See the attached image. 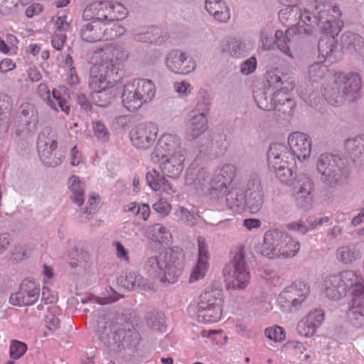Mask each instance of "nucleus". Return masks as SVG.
I'll list each match as a JSON object with an SVG mask.
<instances>
[{"mask_svg":"<svg viewBox=\"0 0 364 364\" xmlns=\"http://www.w3.org/2000/svg\"><path fill=\"white\" fill-rule=\"evenodd\" d=\"M341 16L338 6L329 0H312L306 4L303 12L294 5L281 9L278 14L284 26L296 28L298 35L304 36L312 35L316 26H319L323 33L338 34Z\"/></svg>","mask_w":364,"mask_h":364,"instance_id":"obj_1","label":"nucleus"},{"mask_svg":"<svg viewBox=\"0 0 364 364\" xmlns=\"http://www.w3.org/2000/svg\"><path fill=\"white\" fill-rule=\"evenodd\" d=\"M129 57L128 50L119 43L107 44L92 53L90 60L93 65L90 71L89 86L93 90L92 98L97 105L106 107L111 103L113 90L107 88V79L117 73L119 65Z\"/></svg>","mask_w":364,"mask_h":364,"instance_id":"obj_2","label":"nucleus"},{"mask_svg":"<svg viewBox=\"0 0 364 364\" xmlns=\"http://www.w3.org/2000/svg\"><path fill=\"white\" fill-rule=\"evenodd\" d=\"M236 173V167L226 164L215 169L210 177L208 166L199 158H196L188 168L185 181L188 186L208 193L212 198L219 200L228 190Z\"/></svg>","mask_w":364,"mask_h":364,"instance_id":"obj_3","label":"nucleus"},{"mask_svg":"<svg viewBox=\"0 0 364 364\" xmlns=\"http://www.w3.org/2000/svg\"><path fill=\"white\" fill-rule=\"evenodd\" d=\"M95 331L101 342L114 352L135 350L141 340L140 334L133 326L123 327L109 316L98 318Z\"/></svg>","mask_w":364,"mask_h":364,"instance_id":"obj_4","label":"nucleus"},{"mask_svg":"<svg viewBox=\"0 0 364 364\" xmlns=\"http://www.w3.org/2000/svg\"><path fill=\"white\" fill-rule=\"evenodd\" d=\"M361 84V78L358 73H337L334 76L332 86L324 88L323 95L332 105L354 102L359 97Z\"/></svg>","mask_w":364,"mask_h":364,"instance_id":"obj_5","label":"nucleus"},{"mask_svg":"<svg viewBox=\"0 0 364 364\" xmlns=\"http://www.w3.org/2000/svg\"><path fill=\"white\" fill-rule=\"evenodd\" d=\"M300 250V243L289 234L277 229L269 230L264 235L259 251L268 258L294 257Z\"/></svg>","mask_w":364,"mask_h":364,"instance_id":"obj_6","label":"nucleus"},{"mask_svg":"<svg viewBox=\"0 0 364 364\" xmlns=\"http://www.w3.org/2000/svg\"><path fill=\"white\" fill-rule=\"evenodd\" d=\"M144 268L150 277L172 283L180 270L178 254L171 249L165 250L159 255L147 258Z\"/></svg>","mask_w":364,"mask_h":364,"instance_id":"obj_7","label":"nucleus"},{"mask_svg":"<svg viewBox=\"0 0 364 364\" xmlns=\"http://www.w3.org/2000/svg\"><path fill=\"white\" fill-rule=\"evenodd\" d=\"M316 168L321 181L331 188H336L346 183L349 171L344 161L338 155L321 154L316 161Z\"/></svg>","mask_w":364,"mask_h":364,"instance_id":"obj_8","label":"nucleus"},{"mask_svg":"<svg viewBox=\"0 0 364 364\" xmlns=\"http://www.w3.org/2000/svg\"><path fill=\"white\" fill-rule=\"evenodd\" d=\"M155 95L156 87L151 80H134L124 87L122 95V103L128 110L135 112L143 104L151 102Z\"/></svg>","mask_w":364,"mask_h":364,"instance_id":"obj_9","label":"nucleus"},{"mask_svg":"<svg viewBox=\"0 0 364 364\" xmlns=\"http://www.w3.org/2000/svg\"><path fill=\"white\" fill-rule=\"evenodd\" d=\"M269 168L272 169L282 183L290 184L293 179L294 155L284 144L272 143L267 152Z\"/></svg>","mask_w":364,"mask_h":364,"instance_id":"obj_10","label":"nucleus"},{"mask_svg":"<svg viewBox=\"0 0 364 364\" xmlns=\"http://www.w3.org/2000/svg\"><path fill=\"white\" fill-rule=\"evenodd\" d=\"M223 291L215 286L207 287L201 293L197 305V318L202 323H215L221 318Z\"/></svg>","mask_w":364,"mask_h":364,"instance_id":"obj_11","label":"nucleus"},{"mask_svg":"<svg viewBox=\"0 0 364 364\" xmlns=\"http://www.w3.org/2000/svg\"><path fill=\"white\" fill-rule=\"evenodd\" d=\"M127 14L126 7L122 4L109 1H96L87 5L82 14L85 21L97 20L107 21L122 20Z\"/></svg>","mask_w":364,"mask_h":364,"instance_id":"obj_12","label":"nucleus"},{"mask_svg":"<svg viewBox=\"0 0 364 364\" xmlns=\"http://www.w3.org/2000/svg\"><path fill=\"white\" fill-rule=\"evenodd\" d=\"M57 147L56 133L50 127H46L38 141L39 157L45 166L55 167L62 163L63 155L56 151Z\"/></svg>","mask_w":364,"mask_h":364,"instance_id":"obj_13","label":"nucleus"},{"mask_svg":"<svg viewBox=\"0 0 364 364\" xmlns=\"http://www.w3.org/2000/svg\"><path fill=\"white\" fill-rule=\"evenodd\" d=\"M228 283L234 289H243L249 284L250 275L247 271L244 253L240 250L232 261L224 269Z\"/></svg>","mask_w":364,"mask_h":364,"instance_id":"obj_14","label":"nucleus"},{"mask_svg":"<svg viewBox=\"0 0 364 364\" xmlns=\"http://www.w3.org/2000/svg\"><path fill=\"white\" fill-rule=\"evenodd\" d=\"M266 78L268 85L273 87L272 100L275 107L292 100L289 92L294 88V78L287 74L279 75L274 71L267 72Z\"/></svg>","mask_w":364,"mask_h":364,"instance_id":"obj_15","label":"nucleus"},{"mask_svg":"<svg viewBox=\"0 0 364 364\" xmlns=\"http://www.w3.org/2000/svg\"><path fill=\"white\" fill-rule=\"evenodd\" d=\"M180 154H188L181 139L177 134L165 133L159 139L151 156V160L155 161L158 157Z\"/></svg>","mask_w":364,"mask_h":364,"instance_id":"obj_16","label":"nucleus"},{"mask_svg":"<svg viewBox=\"0 0 364 364\" xmlns=\"http://www.w3.org/2000/svg\"><path fill=\"white\" fill-rule=\"evenodd\" d=\"M159 128L156 124L149 122L140 123L130 132V140L134 147L147 149L155 142Z\"/></svg>","mask_w":364,"mask_h":364,"instance_id":"obj_17","label":"nucleus"},{"mask_svg":"<svg viewBox=\"0 0 364 364\" xmlns=\"http://www.w3.org/2000/svg\"><path fill=\"white\" fill-rule=\"evenodd\" d=\"M314 183L311 178L306 174L297 176L296 181L292 184V191L296 205L304 210H308L312 204Z\"/></svg>","mask_w":364,"mask_h":364,"instance_id":"obj_18","label":"nucleus"},{"mask_svg":"<svg viewBox=\"0 0 364 364\" xmlns=\"http://www.w3.org/2000/svg\"><path fill=\"white\" fill-rule=\"evenodd\" d=\"M40 286L30 279H24L16 293L11 294L9 302L15 306H29L37 301Z\"/></svg>","mask_w":364,"mask_h":364,"instance_id":"obj_19","label":"nucleus"},{"mask_svg":"<svg viewBox=\"0 0 364 364\" xmlns=\"http://www.w3.org/2000/svg\"><path fill=\"white\" fill-rule=\"evenodd\" d=\"M245 207L252 213H257L262 207L264 193L257 175H251L245 189Z\"/></svg>","mask_w":364,"mask_h":364,"instance_id":"obj_20","label":"nucleus"},{"mask_svg":"<svg viewBox=\"0 0 364 364\" xmlns=\"http://www.w3.org/2000/svg\"><path fill=\"white\" fill-rule=\"evenodd\" d=\"M166 65L168 69L174 73L187 75L196 69V63L186 53L176 49L167 54Z\"/></svg>","mask_w":364,"mask_h":364,"instance_id":"obj_21","label":"nucleus"},{"mask_svg":"<svg viewBox=\"0 0 364 364\" xmlns=\"http://www.w3.org/2000/svg\"><path fill=\"white\" fill-rule=\"evenodd\" d=\"M62 91L65 92L66 90L64 87H59V89H54L50 93L48 85L45 83H41L38 87L37 92L40 97L46 102V104L51 109L56 112L60 109L68 114L70 105L65 96L62 95Z\"/></svg>","mask_w":364,"mask_h":364,"instance_id":"obj_22","label":"nucleus"},{"mask_svg":"<svg viewBox=\"0 0 364 364\" xmlns=\"http://www.w3.org/2000/svg\"><path fill=\"white\" fill-rule=\"evenodd\" d=\"M290 151L294 155V160H306L310 156L311 150V139L303 132H296L290 134L288 137Z\"/></svg>","mask_w":364,"mask_h":364,"instance_id":"obj_23","label":"nucleus"},{"mask_svg":"<svg viewBox=\"0 0 364 364\" xmlns=\"http://www.w3.org/2000/svg\"><path fill=\"white\" fill-rule=\"evenodd\" d=\"M198 254L196 264L193 266L189 280L194 282L202 279L209 268L210 254L208 251V245L206 240L199 237L198 238Z\"/></svg>","mask_w":364,"mask_h":364,"instance_id":"obj_24","label":"nucleus"},{"mask_svg":"<svg viewBox=\"0 0 364 364\" xmlns=\"http://www.w3.org/2000/svg\"><path fill=\"white\" fill-rule=\"evenodd\" d=\"M344 295L351 291L353 298L364 295V279L362 274L355 270H343L338 274Z\"/></svg>","mask_w":364,"mask_h":364,"instance_id":"obj_25","label":"nucleus"},{"mask_svg":"<svg viewBox=\"0 0 364 364\" xmlns=\"http://www.w3.org/2000/svg\"><path fill=\"white\" fill-rule=\"evenodd\" d=\"M188 154H180L158 157L154 162L159 163L161 172L167 176L173 178H178L184 168V162Z\"/></svg>","mask_w":364,"mask_h":364,"instance_id":"obj_26","label":"nucleus"},{"mask_svg":"<svg viewBox=\"0 0 364 364\" xmlns=\"http://www.w3.org/2000/svg\"><path fill=\"white\" fill-rule=\"evenodd\" d=\"M89 21L81 27L80 36L82 39L89 43L105 41L104 27L106 26V24L103 21L97 20H90Z\"/></svg>","mask_w":364,"mask_h":364,"instance_id":"obj_27","label":"nucleus"},{"mask_svg":"<svg viewBox=\"0 0 364 364\" xmlns=\"http://www.w3.org/2000/svg\"><path fill=\"white\" fill-rule=\"evenodd\" d=\"M345 147L354 165L364 170V136L347 139Z\"/></svg>","mask_w":364,"mask_h":364,"instance_id":"obj_28","label":"nucleus"},{"mask_svg":"<svg viewBox=\"0 0 364 364\" xmlns=\"http://www.w3.org/2000/svg\"><path fill=\"white\" fill-rule=\"evenodd\" d=\"M208 128V117L203 114L190 113L187 124L186 138L193 141L200 136Z\"/></svg>","mask_w":364,"mask_h":364,"instance_id":"obj_29","label":"nucleus"},{"mask_svg":"<svg viewBox=\"0 0 364 364\" xmlns=\"http://www.w3.org/2000/svg\"><path fill=\"white\" fill-rule=\"evenodd\" d=\"M277 302L284 311L293 312L301 307L302 299H300V295L296 293V289L289 287L279 294Z\"/></svg>","mask_w":364,"mask_h":364,"instance_id":"obj_30","label":"nucleus"},{"mask_svg":"<svg viewBox=\"0 0 364 364\" xmlns=\"http://www.w3.org/2000/svg\"><path fill=\"white\" fill-rule=\"evenodd\" d=\"M205 8L218 22L226 23L230 18V9L223 0H205Z\"/></svg>","mask_w":364,"mask_h":364,"instance_id":"obj_31","label":"nucleus"},{"mask_svg":"<svg viewBox=\"0 0 364 364\" xmlns=\"http://www.w3.org/2000/svg\"><path fill=\"white\" fill-rule=\"evenodd\" d=\"M341 44L343 49L350 53H355L362 57L364 63V41L358 34L347 32L341 36Z\"/></svg>","mask_w":364,"mask_h":364,"instance_id":"obj_32","label":"nucleus"},{"mask_svg":"<svg viewBox=\"0 0 364 364\" xmlns=\"http://www.w3.org/2000/svg\"><path fill=\"white\" fill-rule=\"evenodd\" d=\"M146 180L148 185L154 191H161L168 195H171L175 192L171 183L164 176L161 175L156 170L153 169L151 171L147 172Z\"/></svg>","mask_w":364,"mask_h":364,"instance_id":"obj_33","label":"nucleus"},{"mask_svg":"<svg viewBox=\"0 0 364 364\" xmlns=\"http://www.w3.org/2000/svg\"><path fill=\"white\" fill-rule=\"evenodd\" d=\"M253 49V45L250 42H246L237 38L230 40L223 46V50L227 52L234 58H240L247 56Z\"/></svg>","mask_w":364,"mask_h":364,"instance_id":"obj_34","label":"nucleus"},{"mask_svg":"<svg viewBox=\"0 0 364 364\" xmlns=\"http://www.w3.org/2000/svg\"><path fill=\"white\" fill-rule=\"evenodd\" d=\"M348 317L356 328L364 326V295L353 298Z\"/></svg>","mask_w":364,"mask_h":364,"instance_id":"obj_35","label":"nucleus"},{"mask_svg":"<svg viewBox=\"0 0 364 364\" xmlns=\"http://www.w3.org/2000/svg\"><path fill=\"white\" fill-rule=\"evenodd\" d=\"M118 283L128 290L140 289L142 290L151 289V286L141 274L131 272L127 273L125 277L118 279Z\"/></svg>","mask_w":364,"mask_h":364,"instance_id":"obj_36","label":"nucleus"},{"mask_svg":"<svg viewBox=\"0 0 364 364\" xmlns=\"http://www.w3.org/2000/svg\"><path fill=\"white\" fill-rule=\"evenodd\" d=\"M146 237L154 242L168 245L171 240V233L168 229L159 223L149 225L145 230Z\"/></svg>","mask_w":364,"mask_h":364,"instance_id":"obj_37","label":"nucleus"},{"mask_svg":"<svg viewBox=\"0 0 364 364\" xmlns=\"http://www.w3.org/2000/svg\"><path fill=\"white\" fill-rule=\"evenodd\" d=\"M324 293L326 296L333 300H338L344 296L341 279L338 274L330 275L323 280Z\"/></svg>","mask_w":364,"mask_h":364,"instance_id":"obj_38","label":"nucleus"},{"mask_svg":"<svg viewBox=\"0 0 364 364\" xmlns=\"http://www.w3.org/2000/svg\"><path fill=\"white\" fill-rule=\"evenodd\" d=\"M318 50L319 55L323 58H329L331 61L336 60L339 54L337 50L336 40L333 36H326L320 38Z\"/></svg>","mask_w":364,"mask_h":364,"instance_id":"obj_39","label":"nucleus"},{"mask_svg":"<svg viewBox=\"0 0 364 364\" xmlns=\"http://www.w3.org/2000/svg\"><path fill=\"white\" fill-rule=\"evenodd\" d=\"M273 87L268 85L267 89H257L254 92V99L259 108L266 111L273 110L275 104L272 100Z\"/></svg>","mask_w":364,"mask_h":364,"instance_id":"obj_40","label":"nucleus"},{"mask_svg":"<svg viewBox=\"0 0 364 364\" xmlns=\"http://www.w3.org/2000/svg\"><path fill=\"white\" fill-rule=\"evenodd\" d=\"M360 257V251L355 245H343L336 250V258L343 264H350Z\"/></svg>","mask_w":364,"mask_h":364,"instance_id":"obj_41","label":"nucleus"},{"mask_svg":"<svg viewBox=\"0 0 364 364\" xmlns=\"http://www.w3.org/2000/svg\"><path fill=\"white\" fill-rule=\"evenodd\" d=\"M296 29L295 28H288L285 33L281 30H277L274 33L275 40L274 43L277 44V48L281 52L291 58H293V56L290 51L289 43L291 42V37L298 34L296 32Z\"/></svg>","mask_w":364,"mask_h":364,"instance_id":"obj_42","label":"nucleus"},{"mask_svg":"<svg viewBox=\"0 0 364 364\" xmlns=\"http://www.w3.org/2000/svg\"><path fill=\"white\" fill-rule=\"evenodd\" d=\"M225 196V201L228 206L235 211H240L245 207V191L238 188H232L227 191L222 196ZM220 197L219 199H220Z\"/></svg>","mask_w":364,"mask_h":364,"instance_id":"obj_43","label":"nucleus"},{"mask_svg":"<svg viewBox=\"0 0 364 364\" xmlns=\"http://www.w3.org/2000/svg\"><path fill=\"white\" fill-rule=\"evenodd\" d=\"M68 187L73 193L71 199L78 206H81L85 200V186L77 176L73 175L68 180Z\"/></svg>","mask_w":364,"mask_h":364,"instance_id":"obj_44","label":"nucleus"},{"mask_svg":"<svg viewBox=\"0 0 364 364\" xmlns=\"http://www.w3.org/2000/svg\"><path fill=\"white\" fill-rule=\"evenodd\" d=\"M12 109L11 97L5 93H0V137L7 129L5 120L9 118Z\"/></svg>","mask_w":364,"mask_h":364,"instance_id":"obj_45","label":"nucleus"},{"mask_svg":"<svg viewBox=\"0 0 364 364\" xmlns=\"http://www.w3.org/2000/svg\"><path fill=\"white\" fill-rule=\"evenodd\" d=\"M18 119L29 122L31 127L38 123V114L36 106L30 102L23 103L18 112Z\"/></svg>","mask_w":364,"mask_h":364,"instance_id":"obj_46","label":"nucleus"},{"mask_svg":"<svg viewBox=\"0 0 364 364\" xmlns=\"http://www.w3.org/2000/svg\"><path fill=\"white\" fill-rule=\"evenodd\" d=\"M146 323L154 331L163 333L166 330L165 316L159 311H149L146 314Z\"/></svg>","mask_w":364,"mask_h":364,"instance_id":"obj_47","label":"nucleus"},{"mask_svg":"<svg viewBox=\"0 0 364 364\" xmlns=\"http://www.w3.org/2000/svg\"><path fill=\"white\" fill-rule=\"evenodd\" d=\"M210 107V98L204 91L200 92L198 94L196 105L190 113L196 114H203L206 117Z\"/></svg>","mask_w":364,"mask_h":364,"instance_id":"obj_48","label":"nucleus"},{"mask_svg":"<svg viewBox=\"0 0 364 364\" xmlns=\"http://www.w3.org/2000/svg\"><path fill=\"white\" fill-rule=\"evenodd\" d=\"M225 141L226 137L224 134L213 136L208 146L209 154L215 157L222 156L226 149Z\"/></svg>","mask_w":364,"mask_h":364,"instance_id":"obj_49","label":"nucleus"},{"mask_svg":"<svg viewBox=\"0 0 364 364\" xmlns=\"http://www.w3.org/2000/svg\"><path fill=\"white\" fill-rule=\"evenodd\" d=\"M328 67L321 63H314L308 68V76L310 80L318 82L328 73Z\"/></svg>","mask_w":364,"mask_h":364,"instance_id":"obj_50","label":"nucleus"},{"mask_svg":"<svg viewBox=\"0 0 364 364\" xmlns=\"http://www.w3.org/2000/svg\"><path fill=\"white\" fill-rule=\"evenodd\" d=\"M70 257V264L73 268H85L90 259V255L87 252L79 251L77 249L71 251Z\"/></svg>","mask_w":364,"mask_h":364,"instance_id":"obj_51","label":"nucleus"},{"mask_svg":"<svg viewBox=\"0 0 364 364\" xmlns=\"http://www.w3.org/2000/svg\"><path fill=\"white\" fill-rule=\"evenodd\" d=\"M60 309L55 306H50L48 309L47 314L45 315L46 326L50 331H54L60 327V320L57 316Z\"/></svg>","mask_w":364,"mask_h":364,"instance_id":"obj_52","label":"nucleus"},{"mask_svg":"<svg viewBox=\"0 0 364 364\" xmlns=\"http://www.w3.org/2000/svg\"><path fill=\"white\" fill-rule=\"evenodd\" d=\"M112 21L106 22L105 30V41L115 39L125 33V28L118 23H111Z\"/></svg>","mask_w":364,"mask_h":364,"instance_id":"obj_53","label":"nucleus"},{"mask_svg":"<svg viewBox=\"0 0 364 364\" xmlns=\"http://www.w3.org/2000/svg\"><path fill=\"white\" fill-rule=\"evenodd\" d=\"M37 125L38 124H34V126L31 127L29 122L18 119V122L15 124V135L17 137L25 138L36 130Z\"/></svg>","mask_w":364,"mask_h":364,"instance_id":"obj_54","label":"nucleus"},{"mask_svg":"<svg viewBox=\"0 0 364 364\" xmlns=\"http://www.w3.org/2000/svg\"><path fill=\"white\" fill-rule=\"evenodd\" d=\"M295 107L296 102L292 99L282 104H279V105L275 107L273 110L277 111L279 116H283L284 119H288L293 115Z\"/></svg>","mask_w":364,"mask_h":364,"instance_id":"obj_55","label":"nucleus"},{"mask_svg":"<svg viewBox=\"0 0 364 364\" xmlns=\"http://www.w3.org/2000/svg\"><path fill=\"white\" fill-rule=\"evenodd\" d=\"M31 255L30 247L25 244H18L14 246L11 250V259L21 262L27 259Z\"/></svg>","mask_w":364,"mask_h":364,"instance_id":"obj_56","label":"nucleus"},{"mask_svg":"<svg viewBox=\"0 0 364 364\" xmlns=\"http://www.w3.org/2000/svg\"><path fill=\"white\" fill-rule=\"evenodd\" d=\"M92 129L95 136L102 142H107L109 139L110 134L106 126L100 121H94L92 122Z\"/></svg>","mask_w":364,"mask_h":364,"instance_id":"obj_57","label":"nucleus"},{"mask_svg":"<svg viewBox=\"0 0 364 364\" xmlns=\"http://www.w3.org/2000/svg\"><path fill=\"white\" fill-rule=\"evenodd\" d=\"M27 350V346L26 343L13 340L11 342L9 354L12 359L17 360L22 357Z\"/></svg>","mask_w":364,"mask_h":364,"instance_id":"obj_58","label":"nucleus"},{"mask_svg":"<svg viewBox=\"0 0 364 364\" xmlns=\"http://www.w3.org/2000/svg\"><path fill=\"white\" fill-rule=\"evenodd\" d=\"M296 330L299 335L304 337H311L316 331L314 324L308 322V320L304 318L298 323Z\"/></svg>","mask_w":364,"mask_h":364,"instance_id":"obj_59","label":"nucleus"},{"mask_svg":"<svg viewBox=\"0 0 364 364\" xmlns=\"http://www.w3.org/2000/svg\"><path fill=\"white\" fill-rule=\"evenodd\" d=\"M273 31L271 27L267 26L263 28L260 31V41L263 50H270L272 48L274 42L272 41Z\"/></svg>","mask_w":364,"mask_h":364,"instance_id":"obj_60","label":"nucleus"},{"mask_svg":"<svg viewBox=\"0 0 364 364\" xmlns=\"http://www.w3.org/2000/svg\"><path fill=\"white\" fill-rule=\"evenodd\" d=\"M175 215L179 220L189 225H194L196 220V215L182 206L176 210Z\"/></svg>","mask_w":364,"mask_h":364,"instance_id":"obj_61","label":"nucleus"},{"mask_svg":"<svg viewBox=\"0 0 364 364\" xmlns=\"http://www.w3.org/2000/svg\"><path fill=\"white\" fill-rule=\"evenodd\" d=\"M304 318L314 324V327L317 329L323 321L324 311L322 309H314L305 316Z\"/></svg>","mask_w":364,"mask_h":364,"instance_id":"obj_62","label":"nucleus"},{"mask_svg":"<svg viewBox=\"0 0 364 364\" xmlns=\"http://www.w3.org/2000/svg\"><path fill=\"white\" fill-rule=\"evenodd\" d=\"M265 335L267 338L276 342L282 341L285 338L284 329L278 326L272 328H267L265 330Z\"/></svg>","mask_w":364,"mask_h":364,"instance_id":"obj_63","label":"nucleus"},{"mask_svg":"<svg viewBox=\"0 0 364 364\" xmlns=\"http://www.w3.org/2000/svg\"><path fill=\"white\" fill-rule=\"evenodd\" d=\"M257 59L252 56L243 61L240 66V71L244 75H248L255 72L257 68Z\"/></svg>","mask_w":364,"mask_h":364,"instance_id":"obj_64","label":"nucleus"}]
</instances>
